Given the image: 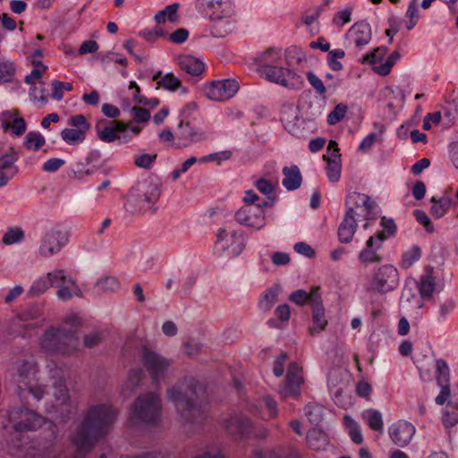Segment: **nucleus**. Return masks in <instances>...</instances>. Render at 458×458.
I'll list each match as a JSON object with an SVG mask.
<instances>
[{
    "label": "nucleus",
    "instance_id": "nucleus-1",
    "mask_svg": "<svg viewBox=\"0 0 458 458\" xmlns=\"http://www.w3.org/2000/svg\"><path fill=\"white\" fill-rule=\"evenodd\" d=\"M116 416V409L110 404L101 403L89 407L72 437V443L78 453L84 456L99 439L106 437Z\"/></svg>",
    "mask_w": 458,
    "mask_h": 458
},
{
    "label": "nucleus",
    "instance_id": "nucleus-2",
    "mask_svg": "<svg viewBox=\"0 0 458 458\" xmlns=\"http://www.w3.org/2000/svg\"><path fill=\"white\" fill-rule=\"evenodd\" d=\"M201 385L193 377L185 378L166 391L167 400L173 403L185 424L199 425L208 417L206 405L199 402Z\"/></svg>",
    "mask_w": 458,
    "mask_h": 458
},
{
    "label": "nucleus",
    "instance_id": "nucleus-3",
    "mask_svg": "<svg viewBox=\"0 0 458 458\" xmlns=\"http://www.w3.org/2000/svg\"><path fill=\"white\" fill-rule=\"evenodd\" d=\"M161 195L160 184L153 180L145 179L131 187L126 197L124 209L130 216L154 214L156 204Z\"/></svg>",
    "mask_w": 458,
    "mask_h": 458
},
{
    "label": "nucleus",
    "instance_id": "nucleus-4",
    "mask_svg": "<svg viewBox=\"0 0 458 458\" xmlns=\"http://www.w3.org/2000/svg\"><path fill=\"white\" fill-rule=\"evenodd\" d=\"M197 8L209 18L213 37L223 38L233 30V22L231 21L234 13L233 0H198Z\"/></svg>",
    "mask_w": 458,
    "mask_h": 458
},
{
    "label": "nucleus",
    "instance_id": "nucleus-5",
    "mask_svg": "<svg viewBox=\"0 0 458 458\" xmlns=\"http://www.w3.org/2000/svg\"><path fill=\"white\" fill-rule=\"evenodd\" d=\"M161 399L157 393H145L139 395L131 404L129 420L131 424L154 425L160 419Z\"/></svg>",
    "mask_w": 458,
    "mask_h": 458
},
{
    "label": "nucleus",
    "instance_id": "nucleus-6",
    "mask_svg": "<svg viewBox=\"0 0 458 458\" xmlns=\"http://www.w3.org/2000/svg\"><path fill=\"white\" fill-rule=\"evenodd\" d=\"M40 345L45 351L55 354H71L79 345L75 332L63 327H50L43 335Z\"/></svg>",
    "mask_w": 458,
    "mask_h": 458
},
{
    "label": "nucleus",
    "instance_id": "nucleus-7",
    "mask_svg": "<svg viewBox=\"0 0 458 458\" xmlns=\"http://www.w3.org/2000/svg\"><path fill=\"white\" fill-rule=\"evenodd\" d=\"M11 420H13V428L19 432L35 431L47 424L51 430V437L55 438V425L52 421H47L44 417L27 408H19L13 410L10 413Z\"/></svg>",
    "mask_w": 458,
    "mask_h": 458
},
{
    "label": "nucleus",
    "instance_id": "nucleus-8",
    "mask_svg": "<svg viewBox=\"0 0 458 458\" xmlns=\"http://www.w3.org/2000/svg\"><path fill=\"white\" fill-rule=\"evenodd\" d=\"M37 366L34 361L22 360L17 366L15 381L21 392L28 391L38 401L41 400L45 394L42 386H36Z\"/></svg>",
    "mask_w": 458,
    "mask_h": 458
},
{
    "label": "nucleus",
    "instance_id": "nucleus-9",
    "mask_svg": "<svg viewBox=\"0 0 458 458\" xmlns=\"http://www.w3.org/2000/svg\"><path fill=\"white\" fill-rule=\"evenodd\" d=\"M55 403L47 412H53L63 420H68L74 414L77 409L76 404L70 399L69 392L65 385V379L61 377L54 382Z\"/></svg>",
    "mask_w": 458,
    "mask_h": 458
},
{
    "label": "nucleus",
    "instance_id": "nucleus-10",
    "mask_svg": "<svg viewBox=\"0 0 458 458\" xmlns=\"http://www.w3.org/2000/svg\"><path fill=\"white\" fill-rule=\"evenodd\" d=\"M259 76L269 82L278 84L290 89H300L304 83L302 77L294 70L279 64L265 70L263 72L259 73Z\"/></svg>",
    "mask_w": 458,
    "mask_h": 458
},
{
    "label": "nucleus",
    "instance_id": "nucleus-11",
    "mask_svg": "<svg viewBox=\"0 0 458 458\" xmlns=\"http://www.w3.org/2000/svg\"><path fill=\"white\" fill-rule=\"evenodd\" d=\"M69 233L59 225L47 229L40 241L38 253L41 257L49 258L58 252L68 243Z\"/></svg>",
    "mask_w": 458,
    "mask_h": 458
},
{
    "label": "nucleus",
    "instance_id": "nucleus-12",
    "mask_svg": "<svg viewBox=\"0 0 458 458\" xmlns=\"http://www.w3.org/2000/svg\"><path fill=\"white\" fill-rule=\"evenodd\" d=\"M347 213L354 216H359L357 209L363 208L366 213L364 214V219L367 221L363 225L364 229H368L369 226V220H373L377 217V203L367 194L353 191L349 193L345 198L344 202Z\"/></svg>",
    "mask_w": 458,
    "mask_h": 458
},
{
    "label": "nucleus",
    "instance_id": "nucleus-13",
    "mask_svg": "<svg viewBox=\"0 0 458 458\" xmlns=\"http://www.w3.org/2000/svg\"><path fill=\"white\" fill-rule=\"evenodd\" d=\"M399 284V273L393 265L380 266L374 273L369 284V290L380 293L394 291Z\"/></svg>",
    "mask_w": 458,
    "mask_h": 458
},
{
    "label": "nucleus",
    "instance_id": "nucleus-14",
    "mask_svg": "<svg viewBox=\"0 0 458 458\" xmlns=\"http://www.w3.org/2000/svg\"><path fill=\"white\" fill-rule=\"evenodd\" d=\"M142 362L155 384L165 378L171 366L170 360L147 347L142 348Z\"/></svg>",
    "mask_w": 458,
    "mask_h": 458
},
{
    "label": "nucleus",
    "instance_id": "nucleus-15",
    "mask_svg": "<svg viewBox=\"0 0 458 458\" xmlns=\"http://www.w3.org/2000/svg\"><path fill=\"white\" fill-rule=\"evenodd\" d=\"M204 95L213 101H225L233 98L239 90V83L233 79L214 81L202 88Z\"/></svg>",
    "mask_w": 458,
    "mask_h": 458
},
{
    "label": "nucleus",
    "instance_id": "nucleus-16",
    "mask_svg": "<svg viewBox=\"0 0 458 458\" xmlns=\"http://www.w3.org/2000/svg\"><path fill=\"white\" fill-rule=\"evenodd\" d=\"M175 137L174 147L177 148H186L207 140L206 132L201 128L195 127L190 121L183 120H180L177 125Z\"/></svg>",
    "mask_w": 458,
    "mask_h": 458
},
{
    "label": "nucleus",
    "instance_id": "nucleus-17",
    "mask_svg": "<svg viewBox=\"0 0 458 458\" xmlns=\"http://www.w3.org/2000/svg\"><path fill=\"white\" fill-rule=\"evenodd\" d=\"M96 131L101 141L111 143L120 139V133H127L129 125L119 120H100L96 124Z\"/></svg>",
    "mask_w": 458,
    "mask_h": 458
},
{
    "label": "nucleus",
    "instance_id": "nucleus-18",
    "mask_svg": "<svg viewBox=\"0 0 458 458\" xmlns=\"http://www.w3.org/2000/svg\"><path fill=\"white\" fill-rule=\"evenodd\" d=\"M234 218L239 224L257 230L266 225L265 211L259 207L244 206L236 211Z\"/></svg>",
    "mask_w": 458,
    "mask_h": 458
},
{
    "label": "nucleus",
    "instance_id": "nucleus-19",
    "mask_svg": "<svg viewBox=\"0 0 458 458\" xmlns=\"http://www.w3.org/2000/svg\"><path fill=\"white\" fill-rule=\"evenodd\" d=\"M416 432L415 427L409 421L399 420L388 428V434L393 443L400 447L407 446Z\"/></svg>",
    "mask_w": 458,
    "mask_h": 458
},
{
    "label": "nucleus",
    "instance_id": "nucleus-20",
    "mask_svg": "<svg viewBox=\"0 0 458 458\" xmlns=\"http://www.w3.org/2000/svg\"><path fill=\"white\" fill-rule=\"evenodd\" d=\"M301 372V369L297 363L293 362L290 364L285 382L279 389V393L284 398L298 396L300 394L301 386L303 384Z\"/></svg>",
    "mask_w": 458,
    "mask_h": 458
},
{
    "label": "nucleus",
    "instance_id": "nucleus-21",
    "mask_svg": "<svg viewBox=\"0 0 458 458\" xmlns=\"http://www.w3.org/2000/svg\"><path fill=\"white\" fill-rule=\"evenodd\" d=\"M225 430L231 436L248 437L252 433L253 423L243 414L233 413L224 421Z\"/></svg>",
    "mask_w": 458,
    "mask_h": 458
},
{
    "label": "nucleus",
    "instance_id": "nucleus-22",
    "mask_svg": "<svg viewBox=\"0 0 458 458\" xmlns=\"http://www.w3.org/2000/svg\"><path fill=\"white\" fill-rule=\"evenodd\" d=\"M386 237L377 238L374 235L370 236L366 242L365 248L359 254V260L362 264L379 263L383 258L377 253L383 247V242Z\"/></svg>",
    "mask_w": 458,
    "mask_h": 458
},
{
    "label": "nucleus",
    "instance_id": "nucleus-23",
    "mask_svg": "<svg viewBox=\"0 0 458 458\" xmlns=\"http://www.w3.org/2000/svg\"><path fill=\"white\" fill-rule=\"evenodd\" d=\"M437 371V384L441 387L439 394L436 397V403L439 405H443L451 395V390L449 387V368L447 363L444 360H437L436 362Z\"/></svg>",
    "mask_w": 458,
    "mask_h": 458
},
{
    "label": "nucleus",
    "instance_id": "nucleus-24",
    "mask_svg": "<svg viewBox=\"0 0 458 458\" xmlns=\"http://www.w3.org/2000/svg\"><path fill=\"white\" fill-rule=\"evenodd\" d=\"M347 40L358 48H361L371 40L370 25L364 21L356 22L347 32Z\"/></svg>",
    "mask_w": 458,
    "mask_h": 458
},
{
    "label": "nucleus",
    "instance_id": "nucleus-25",
    "mask_svg": "<svg viewBox=\"0 0 458 458\" xmlns=\"http://www.w3.org/2000/svg\"><path fill=\"white\" fill-rule=\"evenodd\" d=\"M283 59V53L281 48L269 47L265 51L261 52L255 58V64L257 65L258 73L263 72L273 66H276L281 63Z\"/></svg>",
    "mask_w": 458,
    "mask_h": 458
},
{
    "label": "nucleus",
    "instance_id": "nucleus-26",
    "mask_svg": "<svg viewBox=\"0 0 458 458\" xmlns=\"http://www.w3.org/2000/svg\"><path fill=\"white\" fill-rule=\"evenodd\" d=\"M217 237L219 241L226 242V248L231 250L233 255H240L245 248V238L242 231L227 233L225 229H221Z\"/></svg>",
    "mask_w": 458,
    "mask_h": 458
},
{
    "label": "nucleus",
    "instance_id": "nucleus-27",
    "mask_svg": "<svg viewBox=\"0 0 458 458\" xmlns=\"http://www.w3.org/2000/svg\"><path fill=\"white\" fill-rule=\"evenodd\" d=\"M1 122L4 131L12 129L13 132L17 136H21L26 131L25 120L19 116V111L17 109L2 113Z\"/></svg>",
    "mask_w": 458,
    "mask_h": 458
},
{
    "label": "nucleus",
    "instance_id": "nucleus-28",
    "mask_svg": "<svg viewBox=\"0 0 458 458\" xmlns=\"http://www.w3.org/2000/svg\"><path fill=\"white\" fill-rule=\"evenodd\" d=\"M445 403L447 406L443 411L442 422L445 428H452L458 423V385L454 387Z\"/></svg>",
    "mask_w": 458,
    "mask_h": 458
},
{
    "label": "nucleus",
    "instance_id": "nucleus-29",
    "mask_svg": "<svg viewBox=\"0 0 458 458\" xmlns=\"http://www.w3.org/2000/svg\"><path fill=\"white\" fill-rule=\"evenodd\" d=\"M358 222L356 216L345 212L338 227V239L342 243H349L357 231Z\"/></svg>",
    "mask_w": 458,
    "mask_h": 458
},
{
    "label": "nucleus",
    "instance_id": "nucleus-30",
    "mask_svg": "<svg viewBox=\"0 0 458 458\" xmlns=\"http://www.w3.org/2000/svg\"><path fill=\"white\" fill-rule=\"evenodd\" d=\"M318 290L319 287H312L310 293H307L302 289H299L290 294L289 300L299 306H303L306 303H310L312 306L314 303H318L321 301Z\"/></svg>",
    "mask_w": 458,
    "mask_h": 458
},
{
    "label": "nucleus",
    "instance_id": "nucleus-31",
    "mask_svg": "<svg viewBox=\"0 0 458 458\" xmlns=\"http://www.w3.org/2000/svg\"><path fill=\"white\" fill-rule=\"evenodd\" d=\"M181 70L192 76H200L204 72L205 65L192 55H182L178 58Z\"/></svg>",
    "mask_w": 458,
    "mask_h": 458
},
{
    "label": "nucleus",
    "instance_id": "nucleus-32",
    "mask_svg": "<svg viewBox=\"0 0 458 458\" xmlns=\"http://www.w3.org/2000/svg\"><path fill=\"white\" fill-rule=\"evenodd\" d=\"M284 179L282 184L288 191H294L301 187L302 176L299 167L295 165L283 168Z\"/></svg>",
    "mask_w": 458,
    "mask_h": 458
},
{
    "label": "nucleus",
    "instance_id": "nucleus-33",
    "mask_svg": "<svg viewBox=\"0 0 458 458\" xmlns=\"http://www.w3.org/2000/svg\"><path fill=\"white\" fill-rule=\"evenodd\" d=\"M152 80L157 81V89L163 88L169 91H175L181 87V81L169 72L165 75H162L161 71H157L152 77Z\"/></svg>",
    "mask_w": 458,
    "mask_h": 458
},
{
    "label": "nucleus",
    "instance_id": "nucleus-34",
    "mask_svg": "<svg viewBox=\"0 0 458 458\" xmlns=\"http://www.w3.org/2000/svg\"><path fill=\"white\" fill-rule=\"evenodd\" d=\"M449 190H446L442 197L439 199H437L436 197H432L430 201L432 203L431 208H430V214L435 218H441L443 217L448 208H450L452 204V199L447 195V191Z\"/></svg>",
    "mask_w": 458,
    "mask_h": 458
},
{
    "label": "nucleus",
    "instance_id": "nucleus-35",
    "mask_svg": "<svg viewBox=\"0 0 458 458\" xmlns=\"http://www.w3.org/2000/svg\"><path fill=\"white\" fill-rule=\"evenodd\" d=\"M279 293V285H273L272 287L267 289L260 296L259 301V309L262 312L269 311L274 304L277 301Z\"/></svg>",
    "mask_w": 458,
    "mask_h": 458
},
{
    "label": "nucleus",
    "instance_id": "nucleus-36",
    "mask_svg": "<svg viewBox=\"0 0 458 458\" xmlns=\"http://www.w3.org/2000/svg\"><path fill=\"white\" fill-rule=\"evenodd\" d=\"M56 296L62 301H68L73 296L82 297V292L76 284V281L70 277L67 284L58 288Z\"/></svg>",
    "mask_w": 458,
    "mask_h": 458
},
{
    "label": "nucleus",
    "instance_id": "nucleus-37",
    "mask_svg": "<svg viewBox=\"0 0 458 458\" xmlns=\"http://www.w3.org/2000/svg\"><path fill=\"white\" fill-rule=\"evenodd\" d=\"M306 441L311 449L320 450L327 445L328 437L322 430L314 428L308 431Z\"/></svg>",
    "mask_w": 458,
    "mask_h": 458
},
{
    "label": "nucleus",
    "instance_id": "nucleus-38",
    "mask_svg": "<svg viewBox=\"0 0 458 458\" xmlns=\"http://www.w3.org/2000/svg\"><path fill=\"white\" fill-rule=\"evenodd\" d=\"M312 321L316 327L310 328V335H314L316 332L322 331L327 325V320L325 318V309L322 305V300L318 303L312 305Z\"/></svg>",
    "mask_w": 458,
    "mask_h": 458
},
{
    "label": "nucleus",
    "instance_id": "nucleus-39",
    "mask_svg": "<svg viewBox=\"0 0 458 458\" xmlns=\"http://www.w3.org/2000/svg\"><path fill=\"white\" fill-rule=\"evenodd\" d=\"M18 158L19 156L13 148H9L5 154L0 156V170L11 173V174L15 176L18 173V167L15 165Z\"/></svg>",
    "mask_w": 458,
    "mask_h": 458
},
{
    "label": "nucleus",
    "instance_id": "nucleus-40",
    "mask_svg": "<svg viewBox=\"0 0 458 458\" xmlns=\"http://www.w3.org/2000/svg\"><path fill=\"white\" fill-rule=\"evenodd\" d=\"M417 287L421 298H430L436 287L435 279L432 275H422L417 283Z\"/></svg>",
    "mask_w": 458,
    "mask_h": 458
},
{
    "label": "nucleus",
    "instance_id": "nucleus-41",
    "mask_svg": "<svg viewBox=\"0 0 458 458\" xmlns=\"http://www.w3.org/2000/svg\"><path fill=\"white\" fill-rule=\"evenodd\" d=\"M323 159L327 161V176L331 182H337L341 177V159L329 158L324 155Z\"/></svg>",
    "mask_w": 458,
    "mask_h": 458
},
{
    "label": "nucleus",
    "instance_id": "nucleus-42",
    "mask_svg": "<svg viewBox=\"0 0 458 458\" xmlns=\"http://www.w3.org/2000/svg\"><path fill=\"white\" fill-rule=\"evenodd\" d=\"M45 143L46 139L38 131H29L24 138V146L28 150L38 151Z\"/></svg>",
    "mask_w": 458,
    "mask_h": 458
},
{
    "label": "nucleus",
    "instance_id": "nucleus-43",
    "mask_svg": "<svg viewBox=\"0 0 458 458\" xmlns=\"http://www.w3.org/2000/svg\"><path fill=\"white\" fill-rule=\"evenodd\" d=\"M61 138L69 145H78L84 141L86 133L82 130L66 128L61 131Z\"/></svg>",
    "mask_w": 458,
    "mask_h": 458
},
{
    "label": "nucleus",
    "instance_id": "nucleus-44",
    "mask_svg": "<svg viewBox=\"0 0 458 458\" xmlns=\"http://www.w3.org/2000/svg\"><path fill=\"white\" fill-rule=\"evenodd\" d=\"M401 58V55L398 50H394L390 54L385 63L373 66V70L376 73L386 76L388 75L391 72L392 67L396 64V62Z\"/></svg>",
    "mask_w": 458,
    "mask_h": 458
},
{
    "label": "nucleus",
    "instance_id": "nucleus-45",
    "mask_svg": "<svg viewBox=\"0 0 458 458\" xmlns=\"http://www.w3.org/2000/svg\"><path fill=\"white\" fill-rule=\"evenodd\" d=\"M143 371L141 369H135L130 370L127 381L123 389L124 394H131L139 386L142 379Z\"/></svg>",
    "mask_w": 458,
    "mask_h": 458
},
{
    "label": "nucleus",
    "instance_id": "nucleus-46",
    "mask_svg": "<svg viewBox=\"0 0 458 458\" xmlns=\"http://www.w3.org/2000/svg\"><path fill=\"white\" fill-rule=\"evenodd\" d=\"M16 74V66L13 62L4 60L0 62V84L12 82Z\"/></svg>",
    "mask_w": 458,
    "mask_h": 458
},
{
    "label": "nucleus",
    "instance_id": "nucleus-47",
    "mask_svg": "<svg viewBox=\"0 0 458 458\" xmlns=\"http://www.w3.org/2000/svg\"><path fill=\"white\" fill-rule=\"evenodd\" d=\"M51 287V281L48 279L47 275L37 278L31 284L29 292V297H37L43 294L47 289Z\"/></svg>",
    "mask_w": 458,
    "mask_h": 458
},
{
    "label": "nucleus",
    "instance_id": "nucleus-48",
    "mask_svg": "<svg viewBox=\"0 0 458 458\" xmlns=\"http://www.w3.org/2000/svg\"><path fill=\"white\" fill-rule=\"evenodd\" d=\"M363 418L366 420L371 429L375 431H382L383 418L380 411L377 410H368L363 413Z\"/></svg>",
    "mask_w": 458,
    "mask_h": 458
},
{
    "label": "nucleus",
    "instance_id": "nucleus-49",
    "mask_svg": "<svg viewBox=\"0 0 458 458\" xmlns=\"http://www.w3.org/2000/svg\"><path fill=\"white\" fill-rule=\"evenodd\" d=\"M24 237V231L21 227H9L2 238V242L5 245H12L22 242Z\"/></svg>",
    "mask_w": 458,
    "mask_h": 458
},
{
    "label": "nucleus",
    "instance_id": "nucleus-50",
    "mask_svg": "<svg viewBox=\"0 0 458 458\" xmlns=\"http://www.w3.org/2000/svg\"><path fill=\"white\" fill-rule=\"evenodd\" d=\"M421 257V250L419 246L414 245L402 256L401 267L403 269L410 268Z\"/></svg>",
    "mask_w": 458,
    "mask_h": 458
},
{
    "label": "nucleus",
    "instance_id": "nucleus-51",
    "mask_svg": "<svg viewBox=\"0 0 458 458\" xmlns=\"http://www.w3.org/2000/svg\"><path fill=\"white\" fill-rule=\"evenodd\" d=\"M380 225L383 227V231H377L374 236L377 238L386 237V240L394 235L396 232V225L392 218H386L382 216Z\"/></svg>",
    "mask_w": 458,
    "mask_h": 458
},
{
    "label": "nucleus",
    "instance_id": "nucleus-52",
    "mask_svg": "<svg viewBox=\"0 0 458 458\" xmlns=\"http://www.w3.org/2000/svg\"><path fill=\"white\" fill-rule=\"evenodd\" d=\"M157 157V154H137L134 156V165L140 168L149 170L154 165Z\"/></svg>",
    "mask_w": 458,
    "mask_h": 458
},
{
    "label": "nucleus",
    "instance_id": "nucleus-53",
    "mask_svg": "<svg viewBox=\"0 0 458 458\" xmlns=\"http://www.w3.org/2000/svg\"><path fill=\"white\" fill-rule=\"evenodd\" d=\"M387 48L386 47H380L374 49L372 52L367 53L361 59L362 64H370L374 66L377 65V61L383 60L386 54Z\"/></svg>",
    "mask_w": 458,
    "mask_h": 458
},
{
    "label": "nucleus",
    "instance_id": "nucleus-54",
    "mask_svg": "<svg viewBox=\"0 0 458 458\" xmlns=\"http://www.w3.org/2000/svg\"><path fill=\"white\" fill-rule=\"evenodd\" d=\"M120 286L119 281L113 276H106L98 280L95 287L102 292H114Z\"/></svg>",
    "mask_w": 458,
    "mask_h": 458
},
{
    "label": "nucleus",
    "instance_id": "nucleus-55",
    "mask_svg": "<svg viewBox=\"0 0 458 458\" xmlns=\"http://www.w3.org/2000/svg\"><path fill=\"white\" fill-rule=\"evenodd\" d=\"M347 112V106L341 103L336 105L334 109L327 115V123L334 125L340 122L345 116Z\"/></svg>",
    "mask_w": 458,
    "mask_h": 458
},
{
    "label": "nucleus",
    "instance_id": "nucleus-56",
    "mask_svg": "<svg viewBox=\"0 0 458 458\" xmlns=\"http://www.w3.org/2000/svg\"><path fill=\"white\" fill-rule=\"evenodd\" d=\"M53 93L52 97L57 101H60L64 98V91H72L73 87L70 82H62L59 81H55L53 82Z\"/></svg>",
    "mask_w": 458,
    "mask_h": 458
},
{
    "label": "nucleus",
    "instance_id": "nucleus-57",
    "mask_svg": "<svg viewBox=\"0 0 458 458\" xmlns=\"http://www.w3.org/2000/svg\"><path fill=\"white\" fill-rule=\"evenodd\" d=\"M47 277L51 281V286L61 287L68 283V279L62 269H55L52 272L47 273Z\"/></svg>",
    "mask_w": 458,
    "mask_h": 458
},
{
    "label": "nucleus",
    "instance_id": "nucleus-58",
    "mask_svg": "<svg viewBox=\"0 0 458 458\" xmlns=\"http://www.w3.org/2000/svg\"><path fill=\"white\" fill-rule=\"evenodd\" d=\"M413 216H415L417 222L425 227L427 232H434V225L428 216L423 210L415 209L413 211Z\"/></svg>",
    "mask_w": 458,
    "mask_h": 458
},
{
    "label": "nucleus",
    "instance_id": "nucleus-59",
    "mask_svg": "<svg viewBox=\"0 0 458 458\" xmlns=\"http://www.w3.org/2000/svg\"><path fill=\"white\" fill-rule=\"evenodd\" d=\"M307 80L315 89L316 93L318 95H324L326 93L327 89L323 81L313 72H307Z\"/></svg>",
    "mask_w": 458,
    "mask_h": 458
},
{
    "label": "nucleus",
    "instance_id": "nucleus-60",
    "mask_svg": "<svg viewBox=\"0 0 458 458\" xmlns=\"http://www.w3.org/2000/svg\"><path fill=\"white\" fill-rule=\"evenodd\" d=\"M304 412L311 423L318 424L321 420V408L317 405H306Z\"/></svg>",
    "mask_w": 458,
    "mask_h": 458
},
{
    "label": "nucleus",
    "instance_id": "nucleus-61",
    "mask_svg": "<svg viewBox=\"0 0 458 458\" xmlns=\"http://www.w3.org/2000/svg\"><path fill=\"white\" fill-rule=\"evenodd\" d=\"M69 124L76 130H82L86 133L89 129V123L83 114H76L70 118Z\"/></svg>",
    "mask_w": 458,
    "mask_h": 458
},
{
    "label": "nucleus",
    "instance_id": "nucleus-62",
    "mask_svg": "<svg viewBox=\"0 0 458 458\" xmlns=\"http://www.w3.org/2000/svg\"><path fill=\"white\" fill-rule=\"evenodd\" d=\"M165 35V32L159 26H157L152 30L146 29L140 32V36H141L147 41H154L158 38L164 37Z\"/></svg>",
    "mask_w": 458,
    "mask_h": 458
},
{
    "label": "nucleus",
    "instance_id": "nucleus-63",
    "mask_svg": "<svg viewBox=\"0 0 458 458\" xmlns=\"http://www.w3.org/2000/svg\"><path fill=\"white\" fill-rule=\"evenodd\" d=\"M133 119L137 123H147L150 119V112L148 109L133 106L131 109Z\"/></svg>",
    "mask_w": 458,
    "mask_h": 458
},
{
    "label": "nucleus",
    "instance_id": "nucleus-64",
    "mask_svg": "<svg viewBox=\"0 0 458 458\" xmlns=\"http://www.w3.org/2000/svg\"><path fill=\"white\" fill-rule=\"evenodd\" d=\"M193 458H225V456L222 454L220 447L214 445L208 447L202 454L196 455Z\"/></svg>",
    "mask_w": 458,
    "mask_h": 458
}]
</instances>
